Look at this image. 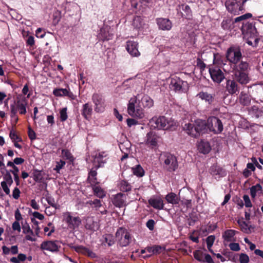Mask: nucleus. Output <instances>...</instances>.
Here are the masks:
<instances>
[{
	"label": "nucleus",
	"mask_w": 263,
	"mask_h": 263,
	"mask_svg": "<svg viewBox=\"0 0 263 263\" xmlns=\"http://www.w3.org/2000/svg\"><path fill=\"white\" fill-rule=\"evenodd\" d=\"M154 105L153 100L148 95L138 94L130 99L127 107V112L132 117L141 119L144 116L143 107L151 108Z\"/></svg>",
	"instance_id": "obj_1"
},
{
	"label": "nucleus",
	"mask_w": 263,
	"mask_h": 263,
	"mask_svg": "<svg viewBox=\"0 0 263 263\" xmlns=\"http://www.w3.org/2000/svg\"><path fill=\"white\" fill-rule=\"evenodd\" d=\"M183 129L188 135L195 138L208 131L207 122L200 119H197L194 122L185 124Z\"/></svg>",
	"instance_id": "obj_2"
},
{
	"label": "nucleus",
	"mask_w": 263,
	"mask_h": 263,
	"mask_svg": "<svg viewBox=\"0 0 263 263\" xmlns=\"http://www.w3.org/2000/svg\"><path fill=\"white\" fill-rule=\"evenodd\" d=\"M234 71V80L237 83L243 85L250 81L248 76L249 64L246 61H241L239 64L233 68Z\"/></svg>",
	"instance_id": "obj_3"
},
{
	"label": "nucleus",
	"mask_w": 263,
	"mask_h": 263,
	"mask_svg": "<svg viewBox=\"0 0 263 263\" xmlns=\"http://www.w3.org/2000/svg\"><path fill=\"white\" fill-rule=\"evenodd\" d=\"M226 58L230 62L231 66L235 68L236 65L243 61L241 49L239 47L231 46L228 48L226 53Z\"/></svg>",
	"instance_id": "obj_4"
},
{
	"label": "nucleus",
	"mask_w": 263,
	"mask_h": 263,
	"mask_svg": "<svg viewBox=\"0 0 263 263\" xmlns=\"http://www.w3.org/2000/svg\"><path fill=\"white\" fill-rule=\"evenodd\" d=\"M27 100L26 97L20 95L17 96L14 103L10 105L11 117L14 118L15 117L17 110H19L20 114L25 115L27 112Z\"/></svg>",
	"instance_id": "obj_5"
},
{
	"label": "nucleus",
	"mask_w": 263,
	"mask_h": 263,
	"mask_svg": "<svg viewBox=\"0 0 263 263\" xmlns=\"http://www.w3.org/2000/svg\"><path fill=\"white\" fill-rule=\"evenodd\" d=\"M116 238L120 246L126 247L133 240V236L129 231L124 227H119L116 233Z\"/></svg>",
	"instance_id": "obj_6"
},
{
	"label": "nucleus",
	"mask_w": 263,
	"mask_h": 263,
	"mask_svg": "<svg viewBox=\"0 0 263 263\" xmlns=\"http://www.w3.org/2000/svg\"><path fill=\"white\" fill-rule=\"evenodd\" d=\"M248 0H227L225 6L228 11L234 14H239L245 11L244 5Z\"/></svg>",
	"instance_id": "obj_7"
},
{
	"label": "nucleus",
	"mask_w": 263,
	"mask_h": 263,
	"mask_svg": "<svg viewBox=\"0 0 263 263\" xmlns=\"http://www.w3.org/2000/svg\"><path fill=\"white\" fill-rule=\"evenodd\" d=\"M163 163L162 164L164 169L168 172L175 171L178 166L176 157L170 154L165 153L163 156Z\"/></svg>",
	"instance_id": "obj_8"
},
{
	"label": "nucleus",
	"mask_w": 263,
	"mask_h": 263,
	"mask_svg": "<svg viewBox=\"0 0 263 263\" xmlns=\"http://www.w3.org/2000/svg\"><path fill=\"white\" fill-rule=\"evenodd\" d=\"M255 22L254 21L252 22H246L241 32L245 37L248 39L254 38L255 42L256 43H257L259 39L257 38L258 32L255 26Z\"/></svg>",
	"instance_id": "obj_9"
},
{
	"label": "nucleus",
	"mask_w": 263,
	"mask_h": 263,
	"mask_svg": "<svg viewBox=\"0 0 263 263\" xmlns=\"http://www.w3.org/2000/svg\"><path fill=\"white\" fill-rule=\"evenodd\" d=\"M208 130L214 134H219L223 130V124L221 120L216 117H211L207 120Z\"/></svg>",
	"instance_id": "obj_10"
},
{
	"label": "nucleus",
	"mask_w": 263,
	"mask_h": 263,
	"mask_svg": "<svg viewBox=\"0 0 263 263\" xmlns=\"http://www.w3.org/2000/svg\"><path fill=\"white\" fill-rule=\"evenodd\" d=\"M187 84L186 81H183L180 78L175 76L171 78L170 87L176 92L182 93L185 91L184 86Z\"/></svg>",
	"instance_id": "obj_11"
},
{
	"label": "nucleus",
	"mask_w": 263,
	"mask_h": 263,
	"mask_svg": "<svg viewBox=\"0 0 263 263\" xmlns=\"http://www.w3.org/2000/svg\"><path fill=\"white\" fill-rule=\"evenodd\" d=\"M151 125L158 129H166L168 128V121L164 116L153 117L149 121Z\"/></svg>",
	"instance_id": "obj_12"
},
{
	"label": "nucleus",
	"mask_w": 263,
	"mask_h": 263,
	"mask_svg": "<svg viewBox=\"0 0 263 263\" xmlns=\"http://www.w3.org/2000/svg\"><path fill=\"white\" fill-rule=\"evenodd\" d=\"M64 220L67 223L68 228L71 230L78 229L81 224V219L79 216H72L70 212L64 214Z\"/></svg>",
	"instance_id": "obj_13"
},
{
	"label": "nucleus",
	"mask_w": 263,
	"mask_h": 263,
	"mask_svg": "<svg viewBox=\"0 0 263 263\" xmlns=\"http://www.w3.org/2000/svg\"><path fill=\"white\" fill-rule=\"evenodd\" d=\"M209 71L212 80L215 83H220L225 78L221 69L216 66L213 65L210 67Z\"/></svg>",
	"instance_id": "obj_14"
},
{
	"label": "nucleus",
	"mask_w": 263,
	"mask_h": 263,
	"mask_svg": "<svg viewBox=\"0 0 263 263\" xmlns=\"http://www.w3.org/2000/svg\"><path fill=\"white\" fill-rule=\"evenodd\" d=\"M252 16V14L251 13H247L236 17L234 20H233V29L235 31H237L238 29H240L242 31L243 26H245L246 22H247V20L251 18Z\"/></svg>",
	"instance_id": "obj_15"
},
{
	"label": "nucleus",
	"mask_w": 263,
	"mask_h": 263,
	"mask_svg": "<svg viewBox=\"0 0 263 263\" xmlns=\"http://www.w3.org/2000/svg\"><path fill=\"white\" fill-rule=\"evenodd\" d=\"M92 100L95 104V110L97 112H102L104 110L105 100L101 95L94 93L92 96Z\"/></svg>",
	"instance_id": "obj_16"
},
{
	"label": "nucleus",
	"mask_w": 263,
	"mask_h": 263,
	"mask_svg": "<svg viewBox=\"0 0 263 263\" xmlns=\"http://www.w3.org/2000/svg\"><path fill=\"white\" fill-rule=\"evenodd\" d=\"M60 248L61 246L58 245V241L57 240L44 241L40 246L42 250H47L53 253L59 252Z\"/></svg>",
	"instance_id": "obj_17"
},
{
	"label": "nucleus",
	"mask_w": 263,
	"mask_h": 263,
	"mask_svg": "<svg viewBox=\"0 0 263 263\" xmlns=\"http://www.w3.org/2000/svg\"><path fill=\"white\" fill-rule=\"evenodd\" d=\"M146 144L151 148L158 146L159 137L154 132H149L146 134Z\"/></svg>",
	"instance_id": "obj_18"
},
{
	"label": "nucleus",
	"mask_w": 263,
	"mask_h": 263,
	"mask_svg": "<svg viewBox=\"0 0 263 263\" xmlns=\"http://www.w3.org/2000/svg\"><path fill=\"white\" fill-rule=\"evenodd\" d=\"M209 172L212 176H215V178L223 177L227 175L225 169L217 164H214L210 167Z\"/></svg>",
	"instance_id": "obj_19"
},
{
	"label": "nucleus",
	"mask_w": 263,
	"mask_h": 263,
	"mask_svg": "<svg viewBox=\"0 0 263 263\" xmlns=\"http://www.w3.org/2000/svg\"><path fill=\"white\" fill-rule=\"evenodd\" d=\"M225 88L226 91L231 95L234 94L237 95L239 91V88L238 86L237 83L234 79L227 80Z\"/></svg>",
	"instance_id": "obj_20"
},
{
	"label": "nucleus",
	"mask_w": 263,
	"mask_h": 263,
	"mask_svg": "<svg viewBox=\"0 0 263 263\" xmlns=\"http://www.w3.org/2000/svg\"><path fill=\"white\" fill-rule=\"evenodd\" d=\"M156 22L160 30L168 31L172 27V22L168 18L163 17L157 18Z\"/></svg>",
	"instance_id": "obj_21"
},
{
	"label": "nucleus",
	"mask_w": 263,
	"mask_h": 263,
	"mask_svg": "<svg viewBox=\"0 0 263 263\" xmlns=\"http://www.w3.org/2000/svg\"><path fill=\"white\" fill-rule=\"evenodd\" d=\"M138 44L133 41H128L126 42V49L132 57H138L140 53L138 49Z\"/></svg>",
	"instance_id": "obj_22"
},
{
	"label": "nucleus",
	"mask_w": 263,
	"mask_h": 263,
	"mask_svg": "<svg viewBox=\"0 0 263 263\" xmlns=\"http://www.w3.org/2000/svg\"><path fill=\"white\" fill-rule=\"evenodd\" d=\"M126 196L122 193H119L114 196L112 202L115 206L122 208L126 205Z\"/></svg>",
	"instance_id": "obj_23"
},
{
	"label": "nucleus",
	"mask_w": 263,
	"mask_h": 263,
	"mask_svg": "<svg viewBox=\"0 0 263 263\" xmlns=\"http://www.w3.org/2000/svg\"><path fill=\"white\" fill-rule=\"evenodd\" d=\"M114 34L110 31V28L106 26L100 29L99 37L103 41L111 40Z\"/></svg>",
	"instance_id": "obj_24"
},
{
	"label": "nucleus",
	"mask_w": 263,
	"mask_h": 263,
	"mask_svg": "<svg viewBox=\"0 0 263 263\" xmlns=\"http://www.w3.org/2000/svg\"><path fill=\"white\" fill-rule=\"evenodd\" d=\"M23 233L25 234H30V235H26L25 239L27 240L31 241H35V238H33L31 235H34V233L32 229H31L29 224L25 221L24 223L22 222Z\"/></svg>",
	"instance_id": "obj_25"
},
{
	"label": "nucleus",
	"mask_w": 263,
	"mask_h": 263,
	"mask_svg": "<svg viewBox=\"0 0 263 263\" xmlns=\"http://www.w3.org/2000/svg\"><path fill=\"white\" fill-rule=\"evenodd\" d=\"M149 3V0H132L131 5L136 10L140 11L145 9Z\"/></svg>",
	"instance_id": "obj_26"
},
{
	"label": "nucleus",
	"mask_w": 263,
	"mask_h": 263,
	"mask_svg": "<svg viewBox=\"0 0 263 263\" xmlns=\"http://www.w3.org/2000/svg\"><path fill=\"white\" fill-rule=\"evenodd\" d=\"M237 233H238V232L237 231L232 229H229L227 230L222 233V237L224 241H236V239L234 236Z\"/></svg>",
	"instance_id": "obj_27"
},
{
	"label": "nucleus",
	"mask_w": 263,
	"mask_h": 263,
	"mask_svg": "<svg viewBox=\"0 0 263 263\" xmlns=\"http://www.w3.org/2000/svg\"><path fill=\"white\" fill-rule=\"evenodd\" d=\"M148 202L154 209L157 210L163 209V201L160 197L151 198L148 200Z\"/></svg>",
	"instance_id": "obj_28"
},
{
	"label": "nucleus",
	"mask_w": 263,
	"mask_h": 263,
	"mask_svg": "<svg viewBox=\"0 0 263 263\" xmlns=\"http://www.w3.org/2000/svg\"><path fill=\"white\" fill-rule=\"evenodd\" d=\"M92 113V105L90 103H86L82 106L81 114L83 117L88 120L91 118Z\"/></svg>",
	"instance_id": "obj_29"
},
{
	"label": "nucleus",
	"mask_w": 263,
	"mask_h": 263,
	"mask_svg": "<svg viewBox=\"0 0 263 263\" xmlns=\"http://www.w3.org/2000/svg\"><path fill=\"white\" fill-rule=\"evenodd\" d=\"M239 102L243 106H249L251 101V96L248 93L241 91L238 97Z\"/></svg>",
	"instance_id": "obj_30"
},
{
	"label": "nucleus",
	"mask_w": 263,
	"mask_h": 263,
	"mask_svg": "<svg viewBox=\"0 0 263 263\" xmlns=\"http://www.w3.org/2000/svg\"><path fill=\"white\" fill-rule=\"evenodd\" d=\"M198 149L200 153L207 154L211 151V146L209 142L201 140L198 145Z\"/></svg>",
	"instance_id": "obj_31"
},
{
	"label": "nucleus",
	"mask_w": 263,
	"mask_h": 263,
	"mask_svg": "<svg viewBox=\"0 0 263 263\" xmlns=\"http://www.w3.org/2000/svg\"><path fill=\"white\" fill-rule=\"evenodd\" d=\"M197 97L201 99L202 100H204L209 104H211L213 103L214 99V95L209 93L207 92H204L203 91L199 92L197 95Z\"/></svg>",
	"instance_id": "obj_32"
},
{
	"label": "nucleus",
	"mask_w": 263,
	"mask_h": 263,
	"mask_svg": "<svg viewBox=\"0 0 263 263\" xmlns=\"http://www.w3.org/2000/svg\"><path fill=\"white\" fill-rule=\"evenodd\" d=\"M180 9H181L184 12V13L180 12L179 13V16L181 17H184L187 19L190 18L192 15V10L190 7V6L186 4H182L179 6Z\"/></svg>",
	"instance_id": "obj_33"
},
{
	"label": "nucleus",
	"mask_w": 263,
	"mask_h": 263,
	"mask_svg": "<svg viewBox=\"0 0 263 263\" xmlns=\"http://www.w3.org/2000/svg\"><path fill=\"white\" fill-rule=\"evenodd\" d=\"M97 172L96 170L91 169L89 172L87 181L88 183H90V185H93L99 183L97 180Z\"/></svg>",
	"instance_id": "obj_34"
},
{
	"label": "nucleus",
	"mask_w": 263,
	"mask_h": 263,
	"mask_svg": "<svg viewBox=\"0 0 263 263\" xmlns=\"http://www.w3.org/2000/svg\"><path fill=\"white\" fill-rule=\"evenodd\" d=\"M106 156L105 155V152H101L96 154L93 159L94 162L98 163L96 169L101 167L102 164L105 162Z\"/></svg>",
	"instance_id": "obj_35"
},
{
	"label": "nucleus",
	"mask_w": 263,
	"mask_h": 263,
	"mask_svg": "<svg viewBox=\"0 0 263 263\" xmlns=\"http://www.w3.org/2000/svg\"><path fill=\"white\" fill-rule=\"evenodd\" d=\"M165 198L168 203H171L172 204H178L180 201V199L178 197L177 195L173 192L167 194L166 195Z\"/></svg>",
	"instance_id": "obj_36"
},
{
	"label": "nucleus",
	"mask_w": 263,
	"mask_h": 263,
	"mask_svg": "<svg viewBox=\"0 0 263 263\" xmlns=\"http://www.w3.org/2000/svg\"><path fill=\"white\" fill-rule=\"evenodd\" d=\"M118 187L121 192H128L132 190V185L127 181L122 180L118 183Z\"/></svg>",
	"instance_id": "obj_37"
},
{
	"label": "nucleus",
	"mask_w": 263,
	"mask_h": 263,
	"mask_svg": "<svg viewBox=\"0 0 263 263\" xmlns=\"http://www.w3.org/2000/svg\"><path fill=\"white\" fill-rule=\"evenodd\" d=\"M93 191L94 195L100 198H103L105 196V191L100 186L97 184L91 185Z\"/></svg>",
	"instance_id": "obj_38"
},
{
	"label": "nucleus",
	"mask_w": 263,
	"mask_h": 263,
	"mask_svg": "<svg viewBox=\"0 0 263 263\" xmlns=\"http://www.w3.org/2000/svg\"><path fill=\"white\" fill-rule=\"evenodd\" d=\"M1 172L3 175L4 181L6 182L7 184L10 186L13 183V181L10 172H8V170L6 169H5V171H3V168H1Z\"/></svg>",
	"instance_id": "obj_39"
},
{
	"label": "nucleus",
	"mask_w": 263,
	"mask_h": 263,
	"mask_svg": "<svg viewBox=\"0 0 263 263\" xmlns=\"http://www.w3.org/2000/svg\"><path fill=\"white\" fill-rule=\"evenodd\" d=\"M53 94L56 97H62L72 95V92L65 88H56L53 90Z\"/></svg>",
	"instance_id": "obj_40"
},
{
	"label": "nucleus",
	"mask_w": 263,
	"mask_h": 263,
	"mask_svg": "<svg viewBox=\"0 0 263 263\" xmlns=\"http://www.w3.org/2000/svg\"><path fill=\"white\" fill-rule=\"evenodd\" d=\"M61 154L62 157L64 159L68 160L70 163L73 162L74 158L69 150L67 149H63L62 150Z\"/></svg>",
	"instance_id": "obj_41"
},
{
	"label": "nucleus",
	"mask_w": 263,
	"mask_h": 263,
	"mask_svg": "<svg viewBox=\"0 0 263 263\" xmlns=\"http://www.w3.org/2000/svg\"><path fill=\"white\" fill-rule=\"evenodd\" d=\"M221 27L224 30L233 29V20L230 18L223 20L221 23Z\"/></svg>",
	"instance_id": "obj_42"
},
{
	"label": "nucleus",
	"mask_w": 263,
	"mask_h": 263,
	"mask_svg": "<svg viewBox=\"0 0 263 263\" xmlns=\"http://www.w3.org/2000/svg\"><path fill=\"white\" fill-rule=\"evenodd\" d=\"M133 174L138 177H142L144 175V171L142 166L140 165H137L132 168Z\"/></svg>",
	"instance_id": "obj_43"
},
{
	"label": "nucleus",
	"mask_w": 263,
	"mask_h": 263,
	"mask_svg": "<svg viewBox=\"0 0 263 263\" xmlns=\"http://www.w3.org/2000/svg\"><path fill=\"white\" fill-rule=\"evenodd\" d=\"M238 223L239 224V227H240L241 230L245 233L249 234L251 233V226H249L248 224L246 223V221H238Z\"/></svg>",
	"instance_id": "obj_44"
},
{
	"label": "nucleus",
	"mask_w": 263,
	"mask_h": 263,
	"mask_svg": "<svg viewBox=\"0 0 263 263\" xmlns=\"http://www.w3.org/2000/svg\"><path fill=\"white\" fill-rule=\"evenodd\" d=\"M262 190V186L259 183L253 185L250 188V194L252 198H254L256 196V192Z\"/></svg>",
	"instance_id": "obj_45"
},
{
	"label": "nucleus",
	"mask_w": 263,
	"mask_h": 263,
	"mask_svg": "<svg viewBox=\"0 0 263 263\" xmlns=\"http://www.w3.org/2000/svg\"><path fill=\"white\" fill-rule=\"evenodd\" d=\"M215 239V237L214 235H210L206 238L207 248L209 251L212 253H213V251L211 248L214 243Z\"/></svg>",
	"instance_id": "obj_46"
},
{
	"label": "nucleus",
	"mask_w": 263,
	"mask_h": 263,
	"mask_svg": "<svg viewBox=\"0 0 263 263\" xmlns=\"http://www.w3.org/2000/svg\"><path fill=\"white\" fill-rule=\"evenodd\" d=\"M33 178L36 182H41L43 179L42 171L37 170H35L33 173Z\"/></svg>",
	"instance_id": "obj_47"
},
{
	"label": "nucleus",
	"mask_w": 263,
	"mask_h": 263,
	"mask_svg": "<svg viewBox=\"0 0 263 263\" xmlns=\"http://www.w3.org/2000/svg\"><path fill=\"white\" fill-rule=\"evenodd\" d=\"M133 25L137 29H140L142 26V18L140 16L135 17L133 20Z\"/></svg>",
	"instance_id": "obj_48"
},
{
	"label": "nucleus",
	"mask_w": 263,
	"mask_h": 263,
	"mask_svg": "<svg viewBox=\"0 0 263 263\" xmlns=\"http://www.w3.org/2000/svg\"><path fill=\"white\" fill-rule=\"evenodd\" d=\"M60 120L62 122H64L67 119L68 116L67 114V108L66 107L63 108L60 110Z\"/></svg>",
	"instance_id": "obj_49"
},
{
	"label": "nucleus",
	"mask_w": 263,
	"mask_h": 263,
	"mask_svg": "<svg viewBox=\"0 0 263 263\" xmlns=\"http://www.w3.org/2000/svg\"><path fill=\"white\" fill-rule=\"evenodd\" d=\"M94 224H95V222L91 219H87L86 224L85 225V228L87 230L94 231L95 230Z\"/></svg>",
	"instance_id": "obj_50"
},
{
	"label": "nucleus",
	"mask_w": 263,
	"mask_h": 263,
	"mask_svg": "<svg viewBox=\"0 0 263 263\" xmlns=\"http://www.w3.org/2000/svg\"><path fill=\"white\" fill-rule=\"evenodd\" d=\"M87 251H88V248L83 246H78L76 248V252L85 255H86Z\"/></svg>",
	"instance_id": "obj_51"
},
{
	"label": "nucleus",
	"mask_w": 263,
	"mask_h": 263,
	"mask_svg": "<svg viewBox=\"0 0 263 263\" xmlns=\"http://www.w3.org/2000/svg\"><path fill=\"white\" fill-rule=\"evenodd\" d=\"M87 204H88L90 205H94V206L96 208H99L102 206V204H101L100 200L98 199H96L93 201L89 200L87 202Z\"/></svg>",
	"instance_id": "obj_52"
},
{
	"label": "nucleus",
	"mask_w": 263,
	"mask_h": 263,
	"mask_svg": "<svg viewBox=\"0 0 263 263\" xmlns=\"http://www.w3.org/2000/svg\"><path fill=\"white\" fill-rule=\"evenodd\" d=\"M154 254H159L165 250V247L159 245H154Z\"/></svg>",
	"instance_id": "obj_53"
},
{
	"label": "nucleus",
	"mask_w": 263,
	"mask_h": 263,
	"mask_svg": "<svg viewBox=\"0 0 263 263\" xmlns=\"http://www.w3.org/2000/svg\"><path fill=\"white\" fill-rule=\"evenodd\" d=\"M65 162L64 160H60V161L57 162L55 167L53 169L57 173H59L61 169H62L65 165Z\"/></svg>",
	"instance_id": "obj_54"
},
{
	"label": "nucleus",
	"mask_w": 263,
	"mask_h": 263,
	"mask_svg": "<svg viewBox=\"0 0 263 263\" xmlns=\"http://www.w3.org/2000/svg\"><path fill=\"white\" fill-rule=\"evenodd\" d=\"M239 261L240 263H248L249 257L248 255L244 253H241L239 255Z\"/></svg>",
	"instance_id": "obj_55"
},
{
	"label": "nucleus",
	"mask_w": 263,
	"mask_h": 263,
	"mask_svg": "<svg viewBox=\"0 0 263 263\" xmlns=\"http://www.w3.org/2000/svg\"><path fill=\"white\" fill-rule=\"evenodd\" d=\"M243 199L245 201V205L247 208H251L252 206V204L248 195H244L243 196Z\"/></svg>",
	"instance_id": "obj_56"
},
{
	"label": "nucleus",
	"mask_w": 263,
	"mask_h": 263,
	"mask_svg": "<svg viewBox=\"0 0 263 263\" xmlns=\"http://www.w3.org/2000/svg\"><path fill=\"white\" fill-rule=\"evenodd\" d=\"M28 135L31 140H34L36 139V134L30 126L28 127Z\"/></svg>",
	"instance_id": "obj_57"
},
{
	"label": "nucleus",
	"mask_w": 263,
	"mask_h": 263,
	"mask_svg": "<svg viewBox=\"0 0 263 263\" xmlns=\"http://www.w3.org/2000/svg\"><path fill=\"white\" fill-rule=\"evenodd\" d=\"M197 66L200 68L201 70H204L206 65L202 61V60L200 58H198L197 59Z\"/></svg>",
	"instance_id": "obj_58"
},
{
	"label": "nucleus",
	"mask_w": 263,
	"mask_h": 263,
	"mask_svg": "<svg viewBox=\"0 0 263 263\" xmlns=\"http://www.w3.org/2000/svg\"><path fill=\"white\" fill-rule=\"evenodd\" d=\"M9 137L13 141L15 140H18L19 141H22V139L17 135L13 129L10 131Z\"/></svg>",
	"instance_id": "obj_59"
},
{
	"label": "nucleus",
	"mask_w": 263,
	"mask_h": 263,
	"mask_svg": "<svg viewBox=\"0 0 263 263\" xmlns=\"http://www.w3.org/2000/svg\"><path fill=\"white\" fill-rule=\"evenodd\" d=\"M46 200L49 205L56 208V204L55 203L54 199L53 197L50 196H47L46 197Z\"/></svg>",
	"instance_id": "obj_60"
},
{
	"label": "nucleus",
	"mask_w": 263,
	"mask_h": 263,
	"mask_svg": "<svg viewBox=\"0 0 263 263\" xmlns=\"http://www.w3.org/2000/svg\"><path fill=\"white\" fill-rule=\"evenodd\" d=\"M155 222L153 219H149L146 223L147 228L151 231L154 229Z\"/></svg>",
	"instance_id": "obj_61"
},
{
	"label": "nucleus",
	"mask_w": 263,
	"mask_h": 263,
	"mask_svg": "<svg viewBox=\"0 0 263 263\" xmlns=\"http://www.w3.org/2000/svg\"><path fill=\"white\" fill-rule=\"evenodd\" d=\"M1 184L2 187L3 188V190L5 192V193L7 195H10V189L8 187V184H7V182L2 181V182H1Z\"/></svg>",
	"instance_id": "obj_62"
},
{
	"label": "nucleus",
	"mask_w": 263,
	"mask_h": 263,
	"mask_svg": "<svg viewBox=\"0 0 263 263\" xmlns=\"http://www.w3.org/2000/svg\"><path fill=\"white\" fill-rule=\"evenodd\" d=\"M229 247L231 250L234 251H238L240 249L239 245L238 243H231L229 245Z\"/></svg>",
	"instance_id": "obj_63"
},
{
	"label": "nucleus",
	"mask_w": 263,
	"mask_h": 263,
	"mask_svg": "<svg viewBox=\"0 0 263 263\" xmlns=\"http://www.w3.org/2000/svg\"><path fill=\"white\" fill-rule=\"evenodd\" d=\"M45 34V32L40 28H38L35 31L36 36L38 38H43Z\"/></svg>",
	"instance_id": "obj_64"
}]
</instances>
